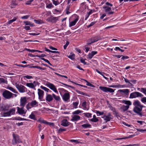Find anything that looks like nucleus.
<instances>
[{"mask_svg":"<svg viewBox=\"0 0 146 146\" xmlns=\"http://www.w3.org/2000/svg\"><path fill=\"white\" fill-rule=\"evenodd\" d=\"M106 16V14L105 13H104L101 15V16L100 17V18L101 19H103Z\"/></svg>","mask_w":146,"mask_h":146,"instance_id":"nucleus-64","label":"nucleus"},{"mask_svg":"<svg viewBox=\"0 0 146 146\" xmlns=\"http://www.w3.org/2000/svg\"><path fill=\"white\" fill-rule=\"evenodd\" d=\"M80 62L81 63H83L84 65L86 64V63L85 61V60L82 58H80Z\"/></svg>","mask_w":146,"mask_h":146,"instance_id":"nucleus-63","label":"nucleus"},{"mask_svg":"<svg viewBox=\"0 0 146 146\" xmlns=\"http://www.w3.org/2000/svg\"><path fill=\"white\" fill-rule=\"evenodd\" d=\"M99 88L100 90L105 92H108L111 93L114 92V90L113 89L106 87L100 86Z\"/></svg>","mask_w":146,"mask_h":146,"instance_id":"nucleus-6","label":"nucleus"},{"mask_svg":"<svg viewBox=\"0 0 146 146\" xmlns=\"http://www.w3.org/2000/svg\"><path fill=\"white\" fill-rule=\"evenodd\" d=\"M70 94L68 93H65L64 94L62 98L64 101H67L70 98Z\"/></svg>","mask_w":146,"mask_h":146,"instance_id":"nucleus-20","label":"nucleus"},{"mask_svg":"<svg viewBox=\"0 0 146 146\" xmlns=\"http://www.w3.org/2000/svg\"><path fill=\"white\" fill-rule=\"evenodd\" d=\"M46 7L47 8H50L52 7H53V5L51 3L49 4V5H47L46 6Z\"/></svg>","mask_w":146,"mask_h":146,"instance_id":"nucleus-62","label":"nucleus"},{"mask_svg":"<svg viewBox=\"0 0 146 146\" xmlns=\"http://www.w3.org/2000/svg\"><path fill=\"white\" fill-rule=\"evenodd\" d=\"M125 87V85H121L119 84L118 85H116V88H122Z\"/></svg>","mask_w":146,"mask_h":146,"instance_id":"nucleus-39","label":"nucleus"},{"mask_svg":"<svg viewBox=\"0 0 146 146\" xmlns=\"http://www.w3.org/2000/svg\"><path fill=\"white\" fill-rule=\"evenodd\" d=\"M24 23L26 25H30L31 26H34L33 24H32L31 23L30 21H24Z\"/></svg>","mask_w":146,"mask_h":146,"instance_id":"nucleus-40","label":"nucleus"},{"mask_svg":"<svg viewBox=\"0 0 146 146\" xmlns=\"http://www.w3.org/2000/svg\"><path fill=\"white\" fill-rule=\"evenodd\" d=\"M38 102L35 100L32 101L30 103H28L27 105L26 108L28 110L31 109L32 108L36 107L38 106Z\"/></svg>","mask_w":146,"mask_h":146,"instance_id":"nucleus-3","label":"nucleus"},{"mask_svg":"<svg viewBox=\"0 0 146 146\" xmlns=\"http://www.w3.org/2000/svg\"><path fill=\"white\" fill-rule=\"evenodd\" d=\"M82 80L86 82V85L88 86H91V84L88 82L86 80H84V79H82Z\"/></svg>","mask_w":146,"mask_h":146,"instance_id":"nucleus-59","label":"nucleus"},{"mask_svg":"<svg viewBox=\"0 0 146 146\" xmlns=\"http://www.w3.org/2000/svg\"><path fill=\"white\" fill-rule=\"evenodd\" d=\"M123 103L127 105V106H128L129 107L132 105V102L129 100H125L123 101Z\"/></svg>","mask_w":146,"mask_h":146,"instance_id":"nucleus-29","label":"nucleus"},{"mask_svg":"<svg viewBox=\"0 0 146 146\" xmlns=\"http://www.w3.org/2000/svg\"><path fill=\"white\" fill-rule=\"evenodd\" d=\"M53 99L54 98L55 100L57 101H60V98L59 96L56 95L54 94H52Z\"/></svg>","mask_w":146,"mask_h":146,"instance_id":"nucleus-23","label":"nucleus"},{"mask_svg":"<svg viewBox=\"0 0 146 146\" xmlns=\"http://www.w3.org/2000/svg\"><path fill=\"white\" fill-rule=\"evenodd\" d=\"M78 20V17L76 18L74 21L70 23L69 27H71L74 26L75 25L77 22Z\"/></svg>","mask_w":146,"mask_h":146,"instance_id":"nucleus-22","label":"nucleus"},{"mask_svg":"<svg viewBox=\"0 0 146 146\" xmlns=\"http://www.w3.org/2000/svg\"><path fill=\"white\" fill-rule=\"evenodd\" d=\"M59 17H48L46 20L49 22L52 23H56L58 20Z\"/></svg>","mask_w":146,"mask_h":146,"instance_id":"nucleus-11","label":"nucleus"},{"mask_svg":"<svg viewBox=\"0 0 146 146\" xmlns=\"http://www.w3.org/2000/svg\"><path fill=\"white\" fill-rule=\"evenodd\" d=\"M118 92L122 95L127 96L129 95V91L128 89H124L123 90H118Z\"/></svg>","mask_w":146,"mask_h":146,"instance_id":"nucleus-13","label":"nucleus"},{"mask_svg":"<svg viewBox=\"0 0 146 146\" xmlns=\"http://www.w3.org/2000/svg\"><path fill=\"white\" fill-rule=\"evenodd\" d=\"M15 86L20 93H24L27 91V88L23 85L16 84Z\"/></svg>","mask_w":146,"mask_h":146,"instance_id":"nucleus-5","label":"nucleus"},{"mask_svg":"<svg viewBox=\"0 0 146 146\" xmlns=\"http://www.w3.org/2000/svg\"><path fill=\"white\" fill-rule=\"evenodd\" d=\"M70 123L68 122L67 120L66 119H63L61 125L64 127H67L69 125Z\"/></svg>","mask_w":146,"mask_h":146,"instance_id":"nucleus-19","label":"nucleus"},{"mask_svg":"<svg viewBox=\"0 0 146 146\" xmlns=\"http://www.w3.org/2000/svg\"><path fill=\"white\" fill-rule=\"evenodd\" d=\"M38 121L40 123H43L45 124H46L48 125V124H50L49 123L44 120L43 119H42L41 118H39L38 119Z\"/></svg>","mask_w":146,"mask_h":146,"instance_id":"nucleus-24","label":"nucleus"},{"mask_svg":"<svg viewBox=\"0 0 146 146\" xmlns=\"http://www.w3.org/2000/svg\"><path fill=\"white\" fill-rule=\"evenodd\" d=\"M133 105L134 106L133 110V111L137 115L140 117L142 116L143 114L142 111L143 108L145 107L142 105L138 100H135Z\"/></svg>","mask_w":146,"mask_h":146,"instance_id":"nucleus-1","label":"nucleus"},{"mask_svg":"<svg viewBox=\"0 0 146 146\" xmlns=\"http://www.w3.org/2000/svg\"><path fill=\"white\" fill-rule=\"evenodd\" d=\"M82 106L84 109L85 110H88V108L86 107V102H84L82 103Z\"/></svg>","mask_w":146,"mask_h":146,"instance_id":"nucleus-33","label":"nucleus"},{"mask_svg":"<svg viewBox=\"0 0 146 146\" xmlns=\"http://www.w3.org/2000/svg\"><path fill=\"white\" fill-rule=\"evenodd\" d=\"M98 121V119L96 118V116L95 115H93V118H92V122H96Z\"/></svg>","mask_w":146,"mask_h":146,"instance_id":"nucleus-32","label":"nucleus"},{"mask_svg":"<svg viewBox=\"0 0 146 146\" xmlns=\"http://www.w3.org/2000/svg\"><path fill=\"white\" fill-rule=\"evenodd\" d=\"M13 138L12 141V144L15 145L17 143H19L21 142V141L19 140L18 135L13 134Z\"/></svg>","mask_w":146,"mask_h":146,"instance_id":"nucleus-8","label":"nucleus"},{"mask_svg":"<svg viewBox=\"0 0 146 146\" xmlns=\"http://www.w3.org/2000/svg\"><path fill=\"white\" fill-rule=\"evenodd\" d=\"M80 117L78 115H74L72 117L71 120L72 121H77L80 119Z\"/></svg>","mask_w":146,"mask_h":146,"instance_id":"nucleus-21","label":"nucleus"},{"mask_svg":"<svg viewBox=\"0 0 146 146\" xmlns=\"http://www.w3.org/2000/svg\"><path fill=\"white\" fill-rule=\"evenodd\" d=\"M42 60L44 61L48 64H49L51 66H52V64L47 59H45L44 58H40Z\"/></svg>","mask_w":146,"mask_h":146,"instance_id":"nucleus-47","label":"nucleus"},{"mask_svg":"<svg viewBox=\"0 0 146 146\" xmlns=\"http://www.w3.org/2000/svg\"><path fill=\"white\" fill-rule=\"evenodd\" d=\"M34 21L35 22L38 24H40L42 23H43V22L41 20H34Z\"/></svg>","mask_w":146,"mask_h":146,"instance_id":"nucleus-38","label":"nucleus"},{"mask_svg":"<svg viewBox=\"0 0 146 146\" xmlns=\"http://www.w3.org/2000/svg\"><path fill=\"white\" fill-rule=\"evenodd\" d=\"M36 81H34L33 83H27L26 85L30 88L33 89L36 86Z\"/></svg>","mask_w":146,"mask_h":146,"instance_id":"nucleus-17","label":"nucleus"},{"mask_svg":"<svg viewBox=\"0 0 146 146\" xmlns=\"http://www.w3.org/2000/svg\"><path fill=\"white\" fill-rule=\"evenodd\" d=\"M92 62L93 66H96L97 65L98 63L96 60H93L92 61Z\"/></svg>","mask_w":146,"mask_h":146,"instance_id":"nucleus-55","label":"nucleus"},{"mask_svg":"<svg viewBox=\"0 0 146 146\" xmlns=\"http://www.w3.org/2000/svg\"><path fill=\"white\" fill-rule=\"evenodd\" d=\"M16 19H17L16 18V17L14 18L13 19L11 20L8 21V24H11L13 22L15 21Z\"/></svg>","mask_w":146,"mask_h":146,"instance_id":"nucleus-48","label":"nucleus"},{"mask_svg":"<svg viewBox=\"0 0 146 146\" xmlns=\"http://www.w3.org/2000/svg\"><path fill=\"white\" fill-rule=\"evenodd\" d=\"M53 3L55 6L59 4L60 3L58 0L55 1V0H52Z\"/></svg>","mask_w":146,"mask_h":146,"instance_id":"nucleus-42","label":"nucleus"},{"mask_svg":"<svg viewBox=\"0 0 146 146\" xmlns=\"http://www.w3.org/2000/svg\"><path fill=\"white\" fill-rule=\"evenodd\" d=\"M13 94L12 93L7 90H5L2 93L3 97L7 99H10L13 98Z\"/></svg>","mask_w":146,"mask_h":146,"instance_id":"nucleus-2","label":"nucleus"},{"mask_svg":"<svg viewBox=\"0 0 146 146\" xmlns=\"http://www.w3.org/2000/svg\"><path fill=\"white\" fill-rule=\"evenodd\" d=\"M45 50L47 52H51L53 53H57L59 54V52L58 51H52L51 50H50L47 48L46 47L45 48Z\"/></svg>","mask_w":146,"mask_h":146,"instance_id":"nucleus-30","label":"nucleus"},{"mask_svg":"<svg viewBox=\"0 0 146 146\" xmlns=\"http://www.w3.org/2000/svg\"><path fill=\"white\" fill-rule=\"evenodd\" d=\"M129 57L128 56H123L121 58V59L122 60H125V59H127L128 58H129Z\"/></svg>","mask_w":146,"mask_h":146,"instance_id":"nucleus-61","label":"nucleus"},{"mask_svg":"<svg viewBox=\"0 0 146 146\" xmlns=\"http://www.w3.org/2000/svg\"><path fill=\"white\" fill-rule=\"evenodd\" d=\"M38 99L40 100H42L43 98L44 92V91L40 89H38Z\"/></svg>","mask_w":146,"mask_h":146,"instance_id":"nucleus-14","label":"nucleus"},{"mask_svg":"<svg viewBox=\"0 0 146 146\" xmlns=\"http://www.w3.org/2000/svg\"><path fill=\"white\" fill-rule=\"evenodd\" d=\"M40 87L42 89L44 90L47 92H48L49 91H50V90L48 88H46V87H44L42 86H41Z\"/></svg>","mask_w":146,"mask_h":146,"instance_id":"nucleus-41","label":"nucleus"},{"mask_svg":"<svg viewBox=\"0 0 146 146\" xmlns=\"http://www.w3.org/2000/svg\"><path fill=\"white\" fill-rule=\"evenodd\" d=\"M25 50H27L29 52H35V50H31L29 49H27L25 48Z\"/></svg>","mask_w":146,"mask_h":146,"instance_id":"nucleus-54","label":"nucleus"},{"mask_svg":"<svg viewBox=\"0 0 146 146\" xmlns=\"http://www.w3.org/2000/svg\"><path fill=\"white\" fill-rule=\"evenodd\" d=\"M96 72H98V73L101 75L106 80H108V78H107L104 76V74H106L104 72H101L100 71H99V70H98L97 69H96Z\"/></svg>","mask_w":146,"mask_h":146,"instance_id":"nucleus-26","label":"nucleus"},{"mask_svg":"<svg viewBox=\"0 0 146 146\" xmlns=\"http://www.w3.org/2000/svg\"><path fill=\"white\" fill-rule=\"evenodd\" d=\"M76 92L78 94H81V95H82L83 96H87V95L86 93H84L78 90H76Z\"/></svg>","mask_w":146,"mask_h":146,"instance_id":"nucleus-35","label":"nucleus"},{"mask_svg":"<svg viewBox=\"0 0 146 146\" xmlns=\"http://www.w3.org/2000/svg\"><path fill=\"white\" fill-rule=\"evenodd\" d=\"M34 0H30L26 2L25 4L26 5H30L31 4V2Z\"/></svg>","mask_w":146,"mask_h":146,"instance_id":"nucleus-53","label":"nucleus"},{"mask_svg":"<svg viewBox=\"0 0 146 146\" xmlns=\"http://www.w3.org/2000/svg\"><path fill=\"white\" fill-rule=\"evenodd\" d=\"M15 109L14 108L10 109L9 111L4 113V114L5 116H9L14 114L15 113Z\"/></svg>","mask_w":146,"mask_h":146,"instance_id":"nucleus-10","label":"nucleus"},{"mask_svg":"<svg viewBox=\"0 0 146 146\" xmlns=\"http://www.w3.org/2000/svg\"><path fill=\"white\" fill-rule=\"evenodd\" d=\"M11 4L13 6H15L17 5V4L15 3V0H12Z\"/></svg>","mask_w":146,"mask_h":146,"instance_id":"nucleus-56","label":"nucleus"},{"mask_svg":"<svg viewBox=\"0 0 146 146\" xmlns=\"http://www.w3.org/2000/svg\"><path fill=\"white\" fill-rule=\"evenodd\" d=\"M53 100V96L50 94H46L45 97V100L47 102H50Z\"/></svg>","mask_w":146,"mask_h":146,"instance_id":"nucleus-15","label":"nucleus"},{"mask_svg":"<svg viewBox=\"0 0 146 146\" xmlns=\"http://www.w3.org/2000/svg\"><path fill=\"white\" fill-rule=\"evenodd\" d=\"M46 55L44 54H42L41 55H36L35 56L36 57H39L40 58V57H44L46 56Z\"/></svg>","mask_w":146,"mask_h":146,"instance_id":"nucleus-49","label":"nucleus"},{"mask_svg":"<svg viewBox=\"0 0 146 146\" xmlns=\"http://www.w3.org/2000/svg\"><path fill=\"white\" fill-rule=\"evenodd\" d=\"M82 111L79 110H77L76 111H74L72 113L73 114H78L79 113H82Z\"/></svg>","mask_w":146,"mask_h":146,"instance_id":"nucleus-46","label":"nucleus"},{"mask_svg":"<svg viewBox=\"0 0 146 146\" xmlns=\"http://www.w3.org/2000/svg\"><path fill=\"white\" fill-rule=\"evenodd\" d=\"M7 88L10 90L12 92L16 94H18V92L15 89L13 88V87L8 86Z\"/></svg>","mask_w":146,"mask_h":146,"instance_id":"nucleus-25","label":"nucleus"},{"mask_svg":"<svg viewBox=\"0 0 146 146\" xmlns=\"http://www.w3.org/2000/svg\"><path fill=\"white\" fill-rule=\"evenodd\" d=\"M5 82V79L3 78H0V84Z\"/></svg>","mask_w":146,"mask_h":146,"instance_id":"nucleus-60","label":"nucleus"},{"mask_svg":"<svg viewBox=\"0 0 146 146\" xmlns=\"http://www.w3.org/2000/svg\"><path fill=\"white\" fill-rule=\"evenodd\" d=\"M103 8L104 9L105 12L108 15L113 14L114 12L112 11L111 7L107 6H104Z\"/></svg>","mask_w":146,"mask_h":146,"instance_id":"nucleus-9","label":"nucleus"},{"mask_svg":"<svg viewBox=\"0 0 146 146\" xmlns=\"http://www.w3.org/2000/svg\"><path fill=\"white\" fill-rule=\"evenodd\" d=\"M66 131V129L63 128H60L58 130L57 132L58 133H60L63 131Z\"/></svg>","mask_w":146,"mask_h":146,"instance_id":"nucleus-45","label":"nucleus"},{"mask_svg":"<svg viewBox=\"0 0 146 146\" xmlns=\"http://www.w3.org/2000/svg\"><path fill=\"white\" fill-rule=\"evenodd\" d=\"M143 96V95L141 93L137 92H135L130 94L129 98L133 99L139 97H142Z\"/></svg>","mask_w":146,"mask_h":146,"instance_id":"nucleus-4","label":"nucleus"},{"mask_svg":"<svg viewBox=\"0 0 146 146\" xmlns=\"http://www.w3.org/2000/svg\"><path fill=\"white\" fill-rule=\"evenodd\" d=\"M73 107L75 108H78V102H74L73 103Z\"/></svg>","mask_w":146,"mask_h":146,"instance_id":"nucleus-37","label":"nucleus"},{"mask_svg":"<svg viewBox=\"0 0 146 146\" xmlns=\"http://www.w3.org/2000/svg\"><path fill=\"white\" fill-rule=\"evenodd\" d=\"M106 113V111H102L100 112L98 111H96V113L97 114V116L102 115H103L105 113Z\"/></svg>","mask_w":146,"mask_h":146,"instance_id":"nucleus-27","label":"nucleus"},{"mask_svg":"<svg viewBox=\"0 0 146 146\" xmlns=\"http://www.w3.org/2000/svg\"><path fill=\"white\" fill-rule=\"evenodd\" d=\"M84 115L88 117H91V114L89 113H84Z\"/></svg>","mask_w":146,"mask_h":146,"instance_id":"nucleus-50","label":"nucleus"},{"mask_svg":"<svg viewBox=\"0 0 146 146\" xmlns=\"http://www.w3.org/2000/svg\"><path fill=\"white\" fill-rule=\"evenodd\" d=\"M17 112L20 114L22 115L23 114H25L27 111H25L24 110V107H22L20 108L19 107H17Z\"/></svg>","mask_w":146,"mask_h":146,"instance_id":"nucleus-18","label":"nucleus"},{"mask_svg":"<svg viewBox=\"0 0 146 146\" xmlns=\"http://www.w3.org/2000/svg\"><path fill=\"white\" fill-rule=\"evenodd\" d=\"M82 126L84 128H86L87 127H90V125L89 124H85L82 125Z\"/></svg>","mask_w":146,"mask_h":146,"instance_id":"nucleus-44","label":"nucleus"},{"mask_svg":"<svg viewBox=\"0 0 146 146\" xmlns=\"http://www.w3.org/2000/svg\"><path fill=\"white\" fill-rule=\"evenodd\" d=\"M140 91L146 96V88H142L140 89Z\"/></svg>","mask_w":146,"mask_h":146,"instance_id":"nucleus-36","label":"nucleus"},{"mask_svg":"<svg viewBox=\"0 0 146 146\" xmlns=\"http://www.w3.org/2000/svg\"><path fill=\"white\" fill-rule=\"evenodd\" d=\"M129 107L128 106H123L122 107V109L123 111H125L128 110L129 108Z\"/></svg>","mask_w":146,"mask_h":146,"instance_id":"nucleus-31","label":"nucleus"},{"mask_svg":"<svg viewBox=\"0 0 146 146\" xmlns=\"http://www.w3.org/2000/svg\"><path fill=\"white\" fill-rule=\"evenodd\" d=\"M71 55L67 56L68 57L72 60H74L75 59V55L72 53H70Z\"/></svg>","mask_w":146,"mask_h":146,"instance_id":"nucleus-28","label":"nucleus"},{"mask_svg":"<svg viewBox=\"0 0 146 146\" xmlns=\"http://www.w3.org/2000/svg\"><path fill=\"white\" fill-rule=\"evenodd\" d=\"M70 141L72 142H74L76 143H79L80 142V141H78V140L75 139H71Z\"/></svg>","mask_w":146,"mask_h":146,"instance_id":"nucleus-52","label":"nucleus"},{"mask_svg":"<svg viewBox=\"0 0 146 146\" xmlns=\"http://www.w3.org/2000/svg\"><path fill=\"white\" fill-rule=\"evenodd\" d=\"M115 50H119L121 51V52H123L124 50V49H121L119 47H116L115 48Z\"/></svg>","mask_w":146,"mask_h":146,"instance_id":"nucleus-58","label":"nucleus"},{"mask_svg":"<svg viewBox=\"0 0 146 146\" xmlns=\"http://www.w3.org/2000/svg\"><path fill=\"white\" fill-rule=\"evenodd\" d=\"M16 119L17 120H20V121H21V120L27 121L28 120L26 119L22 118L19 117L18 118L16 119Z\"/></svg>","mask_w":146,"mask_h":146,"instance_id":"nucleus-51","label":"nucleus"},{"mask_svg":"<svg viewBox=\"0 0 146 146\" xmlns=\"http://www.w3.org/2000/svg\"><path fill=\"white\" fill-rule=\"evenodd\" d=\"M27 103V100L25 97L21 98L20 99V106L24 107Z\"/></svg>","mask_w":146,"mask_h":146,"instance_id":"nucleus-16","label":"nucleus"},{"mask_svg":"<svg viewBox=\"0 0 146 146\" xmlns=\"http://www.w3.org/2000/svg\"><path fill=\"white\" fill-rule=\"evenodd\" d=\"M141 101L143 103L146 104V97L142 98L141 99Z\"/></svg>","mask_w":146,"mask_h":146,"instance_id":"nucleus-43","label":"nucleus"},{"mask_svg":"<svg viewBox=\"0 0 146 146\" xmlns=\"http://www.w3.org/2000/svg\"><path fill=\"white\" fill-rule=\"evenodd\" d=\"M29 117L32 119H35V115L34 114L33 112H32L31 114L29 116Z\"/></svg>","mask_w":146,"mask_h":146,"instance_id":"nucleus-34","label":"nucleus"},{"mask_svg":"<svg viewBox=\"0 0 146 146\" xmlns=\"http://www.w3.org/2000/svg\"><path fill=\"white\" fill-rule=\"evenodd\" d=\"M46 85L47 87L55 92L58 93V92L57 90L56 87L53 84L49 82H47L46 83Z\"/></svg>","mask_w":146,"mask_h":146,"instance_id":"nucleus-7","label":"nucleus"},{"mask_svg":"<svg viewBox=\"0 0 146 146\" xmlns=\"http://www.w3.org/2000/svg\"><path fill=\"white\" fill-rule=\"evenodd\" d=\"M24 78H26L28 79L32 78L33 77L32 76L30 75H27L24 76Z\"/></svg>","mask_w":146,"mask_h":146,"instance_id":"nucleus-57","label":"nucleus"},{"mask_svg":"<svg viewBox=\"0 0 146 146\" xmlns=\"http://www.w3.org/2000/svg\"><path fill=\"white\" fill-rule=\"evenodd\" d=\"M101 117L103 118L106 122L109 121L112 119V115L110 113H108L107 115H104Z\"/></svg>","mask_w":146,"mask_h":146,"instance_id":"nucleus-12","label":"nucleus"}]
</instances>
